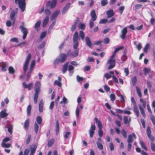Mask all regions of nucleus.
I'll return each instance as SVG.
<instances>
[{"label": "nucleus", "mask_w": 155, "mask_h": 155, "mask_svg": "<svg viewBox=\"0 0 155 155\" xmlns=\"http://www.w3.org/2000/svg\"><path fill=\"white\" fill-rule=\"evenodd\" d=\"M78 32L76 31L74 32L73 38V41L74 43L73 48L75 50L70 54L71 56L73 57H75L77 56L79 53V50L77 49L79 45V43L78 41Z\"/></svg>", "instance_id": "1"}, {"label": "nucleus", "mask_w": 155, "mask_h": 155, "mask_svg": "<svg viewBox=\"0 0 155 155\" xmlns=\"http://www.w3.org/2000/svg\"><path fill=\"white\" fill-rule=\"evenodd\" d=\"M136 88L137 94L139 97L140 98V101L142 104L143 107L140 104H139L138 106L141 114L144 118H145L146 115L143 108H145L146 107L147 101H146L143 100L141 98L142 97V94L141 91L139 87L137 86Z\"/></svg>", "instance_id": "2"}, {"label": "nucleus", "mask_w": 155, "mask_h": 155, "mask_svg": "<svg viewBox=\"0 0 155 155\" xmlns=\"http://www.w3.org/2000/svg\"><path fill=\"white\" fill-rule=\"evenodd\" d=\"M41 83L40 81L36 82L35 84L34 89L35 93L34 95V101L35 104L37 102L38 99V97L39 93L41 91Z\"/></svg>", "instance_id": "3"}, {"label": "nucleus", "mask_w": 155, "mask_h": 155, "mask_svg": "<svg viewBox=\"0 0 155 155\" xmlns=\"http://www.w3.org/2000/svg\"><path fill=\"white\" fill-rule=\"evenodd\" d=\"M91 18L89 21V27L90 28H92L94 26V21L96 20L97 18L95 10H92L91 13Z\"/></svg>", "instance_id": "4"}, {"label": "nucleus", "mask_w": 155, "mask_h": 155, "mask_svg": "<svg viewBox=\"0 0 155 155\" xmlns=\"http://www.w3.org/2000/svg\"><path fill=\"white\" fill-rule=\"evenodd\" d=\"M36 122L35 123L34 126L35 131L36 134H37L39 126L38 124H41L42 122V119L40 116H38L36 119Z\"/></svg>", "instance_id": "5"}, {"label": "nucleus", "mask_w": 155, "mask_h": 155, "mask_svg": "<svg viewBox=\"0 0 155 155\" xmlns=\"http://www.w3.org/2000/svg\"><path fill=\"white\" fill-rule=\"evenodd\" d=\"M16 4H18L19 7L22 12H23L25 9L26 4L25 0H15Z\"/></svg>", "instance_id": "6"}, {"label": "nucleus", "mask_w": 155, "mask_h": 155, "mask_svg": "<svg viewBox=\"0 0 155 155\" xmlns=\"http://www.w3.org/2000/svg\"><path fill=\"white\" fill-rule=\"evenodd\" d=\"M114 57H112L111 55L110 59L107 61V64L109 65L108 68V70L112 69L115 66L116 60Z\"/></svg>", "instance_id": "7"}, {"label": "nucleus", "mask_w": 155, "mask_h": 155, "mask_svg": "<svg viewBox=\"0 0 155 155\" xmlns=\"http://www.w3.org/2000/svg\"><path fill=\"white\" fill-rule=\"evenodd\" d=\"M20 28L21 29V31L23 33V38L25 39L28 34V31L27 29L24 26V22H22L21 25L20 26Z\"/></svg>", "instance_id": "8"}, {"label": "nucleus", "mask_w": 155, "mask_h": 155, "mask_svg": "<svg viewBox=\"0 0 155 155\" xmlns=\"http://www.w3.org/2000/svg\"><path fill=\"white\" fill-rule=\"evenodd\" d=\"M147 134L150 140L152 143L155 140V138L153 136L151 135V132L149 126H148L147 127Z\"/></svg>", "instance_id": "9"}, {"label": "nucleus", "mask_w": 155, "mask_h": 155, "mask_svg": "<svg viewBox=\"0 0 155 155\" xmlns=\"http://www.w3.org/2000/svg\"><path fill=\"white\" fill-rule=\"evenodd\" d=\"M31 58V54H29L27 57L25 63L23 66V70L25 72H26L27 70L28 64Z\"/></svg>", "instance_id": "10"}, {"label": "nucleus", "mask_w": 155, "mask_h": 155, "mask_svg": "<svg viewBox=\"0 0 155 155\" xmlns=\"http://www.w3.org/2000/svg\"><path fill=\"white\" fill-rule=\"evenodd\" d=\"M57 3V0H53L51 2L50 1H49L47 2L46 6L47 8L52 9L55 7Z\"/></svg>", "instance_id": "11"}, {"label": "nucleus", "mask_w": 155, "mask_h": 155, "mask_svg": "<svg viewBox=\"0 0 155 155\" xmlns=\"http://www.w3.org/2000/svg\"><path fill=\"white\" fill-rule=\"evenodd\" d=\"M115 20V18L114 17H112L110 20H109L105 18L102 19L99 21V23L100 24H105L107 22L110 23L114 22Z\"/></svg>", "instance_id": "12"}, {"label": "nucleus", "mask_w": 155, "mask_h": 155, "mask_svg": "<svg viewBox=\"0 0 155 155\" xmlns=\"http://www.w3.org/2000/svg\"><path fill=\"white\" fill-rule=\"evenodd\" d=\"M67 54L65 53H61L59 56L60 63H63L65 61L67 58Z\"/></svg>", "instance_id": "13"}, {"label": "nucleus", "mask_w": 155, "mask_h": 155, "mask_svg": "<svg viewBox=\"0 0 155 155\" xmlns=\"http://www.w3.org/2000/svg\"><path fill=\"white\" fill-rule=\"evenodd\" d=\"M127 27L124 28L121 31L122 34L120 35V37L123 40H124L126 38V35L127 33Z\"/></svg>", "instance_id": "14"}, {"label": "nucleus", "mask_w": 155, "mask_h": 155, "mask_svg": "<svg viewBox=\"0 0 155 155\" xmlns=\"http://www.w3.org/2000/svg\"><path fill=\"white\" fill-rule=\"evenodd\" d=\"M96 129V127L94 125H91L89 130V134L91 137L92 138L94 133V130Z\"/></svg>", "instance_id": "15"}, {"label": "nucleus", "mask_w": 155, "mask_h": 155, "mask_svg": "<svg viewBox=\"0 0 155 155\" xmlns=\"http://www.w3.org/2000/svg\"><path fill=\"white\" fill-rule=\"evenodd\" d=\"M22 85L25 89L27 88L28 90H31L33 85L32 83H29L28 84H27L25 82H23L22 83Z\"/></svg>", "instance_id": "16"}, {"label": "nucleus", "mask_w": 155, "mask_h": 155, "mask_svg": "<svg viewBox=\"0 0 155 155\" xmlns=\"http://www.w3.org/2000/svg\"><path fill=\"white\" fill-rule=\"evenodd\" d=\"M37 146L33 144L30 147L31 152L29 155H34V153L36 150Z\"/></svg>", "instance_id": "17"}, {"label": "nucleus", "mask_w": 155, "mask_h": 155, "mask_svg": "<svg viewBox=\"0 0 155 155\" xmlns=\"http://www.w3.org/2000/svg\"><path fill=\"white\" fill-rule=\"evenodd\" d=\"M15 14L16 13L15 11L13 10L11 12L10 15V19L12 21V23L13 25L15 24V19L14 18Z\"/></svg>", "instance_id": "18"}, {"label": "nucleus", "mask_w": 155, "mask_h": 155, "mask_svg": "<svg viewBox=\"0 0 155 155\" xmlns=\"http://www.w3.org/2000/svg\"><path fill=\"white\" fill-rule=\"evenodd\" d=\"M114 14L115 13L112 9L110 10L107 11L106 12L107 18H109L112 17L114 15Z\"/></svg>", "instance_id": "19"}, {"label": "nucleus", "mask_w": 155, "mask_h": 155, "mask_svg": "<svg viewBox=\"0 0 155 155\" xmlns=\"http://www.w3.org/2000/svg\"><path fill=\"white\" fill-rule=\"evenodd\" d=\"M60 12V11L59 10H57L54 12L52 15L51 17V21L53 20L55 18H56Z\"/></svg>", "instance_id": "20"}, {"label": "nucleus", "mask_w": 155, "mask_h": 155, "mask_svg": "<svg viewBox=\"0 0 155 155\" xmlns=\"http://www.w3.org/2000/svg\"><path fill=\"white\" fill-rule=\"evenodd\" d=\"M79 21V18H77L75 20L73 24L72 25L71 28V31H74L76 29L77 24Z\"/></svg>", "instance_id": "21"}, {"label": "nucleus", "mask_w": 155, "mask_h": 155, "mask_svg": "<svg viewBox=\"0 0 155 155\" xmlns=\"http://www.w3.org/2000/svg\"><path fill=\"white\" fill-rule=\"evenodd\" d=\"M58 81L55 80L54 83V84L59 87H61L62 86V84L60 82L61 80V77L60 76H58Z\"/></svg>", "instance_id": "22"}, {"label": "nucleus", "mask_w": 155, "mask_h": 155, "mask_svg": "<svg viewBox=\"0 0 155 155\" xmlns=\"http://www.w3.org/2000/svg\"><path fill=\"white\" fill-rule=\"evenodd\" d=\"M55 132L56 135H58L59 134L60 127L58 120H57L55 123Z\"/></svg>", "instance_id": "23"}, {"label": "nucleus", "mask_w": 155, "mask_h": 155, "mask_svg": "<svg viewBox=\"0 0 155 155\" xmlns=\"http://www.w3.org/2000/svg\"><path fill=\"white\" fill-rule=\"evenodd\" d=\"M2 64L1 66V70L4 72H5L7 71L6 67L8 65V64L6 62H2Z\"/></svg>", "instance_id": "24"}, {"label": "nucleus", "mask_w": 155, "mask_h": 155, "mask_svg": "<svg viewBox=\"0 0 155 155\" xmlns=\"http://www.w3.org/2000/svg\"><path fill=\"white\" fill-rule=\"evenodd\" d=\"M124 121L125 124H128L129 125L131 121L130 118V117H128L127 116H125L124 117Z\"/></svg>", "instance_id": "25"}, {"label": "nucleus", "mask_w": 155, "mask_h": 155, "mask_svg": "<svg viewBox=\"0 0 155 155\" xmlns=\"http://www.w3.org/2000/svg\"><path fill=\"white\" fill-rule=\"evenodd\" d=\"M44 103L42 99L41 100L39 104V110L40 113L43 111Z\"/></svg>", "instance_id": "26"}, {"label": "nucleus", "mask_w": 155, "mask_h": 155, "mask_svg": "<svg viewBox=\"0 0 155 155\" xmlns=\"http://www.w3.org/2000/svg\"><path fill=\"white\" fill-rule=\"evenodd\" d=\"M8 116V114L6 113V110L4 109L0 112V116L2 118L6 117Z\"/></svg>", "instance_id": "27"}, {"label": "nucleus", "mask_w": 155, "mask_h": 155, "mask_svg": "<svg viewBox=\"0 0 155 155\" xmlns=\"http://www.w3.org/2000/svg\"><path fill=\"white\" fill-rule=\"evenodd\" d=\"M85 40L86 45L89 48H91L92 44L89 38L88 37H86L85 38Z\"/></svg>", "instance_id": "28"}, {"label": "nucleus", "mask_w": 155, "mask_h": 155, "mask_svg": "<svg viewBox=\"0 0 155 155\" xmlns=\"http://www.w3.org/2000/svg\"><path fill=\"white\" fill-rule=\"evenodd\" d=\"M124 47L122 46H120L119 47L116 48L113 53V54L112 55V57H114L116 55V53L120 50L122 49Z\"/></svg>", "instance_id": "29"}, {"label": "nucleus", "mask_w": 155, "mask_h": 155, "mask_svg": "<svg viewBox=\"0 0 155 155\" xmlns=\"http://www.w3.org/2000/svg\"><path fill=\"white\" fill-rule=\"evenodd\" d=\"M94 120L96 123L97 124V126L99 128V129H102V125L101 122L98 120V119L96 117L94 119Z\"/></svg>", "instance_id": "30"}, {"label": "nucleus", "mask_w": 155, "mask_h": 155, "mask_svg": "<svg viewBox=\"0 0 155 155\" xmlns=\"http://www.w3.org/2000/svg\"><path fill=\"white\" fill-rule=\"evenodd\" d=\"M70 3H68L64 6V8L62 11V13L63 14H64L69 9L70 6Z\"/></svg>", "instance_id": "31"}, {"label": "nucleus", "mask_w": 155, "mask_h": 155, "mask_svg": "<svg viewBox=\"0 0 155 155\" xmlns=\"http://www.w3.org/2000/svg\"><path fill=\"white\" fill-rule=\"evenodd\" d=\"M134 110L135 113L136 114V116L138 117L139 116V112L137 107V104L134 105Z\"/></svg>", "instance_id": "32"}, {"label": "nucleus", "mask_w": 155, "mask_h": 155, "mask_svg": "<svg viewBox=\"0 0 155 155\" xmlns=\"http://www.w3.org/2000/svg\"><path fill=\"white\" fill-rule=\"evenodd\" d=\"M68 64L69 63L68 62H67L64 65L62 69L63 73L64 74L67 71L68 69Z\"/></svg>", "instance_id": "33"}, {"label": "nucleus", "mask_w": 155, "mask_h": 155, "mask_svg": "<svg viewBox=\"0 0 155 155\" xmlns=\"http://www.w3.org/2000/svg\"><path fill=\"white\" fill-rule=\"evenodd\" d=\"M49 20V17L48 16H47L44 20L42 26L43 27H45L48 24Z\"/></svg>", "instance_id": "34"}, {"label": "nucleus", "mask_w": 155, "mask_h": 155, "mask_svg": "<svg viewBox=\"0 0 155 155\" xmlns=\"http://www.w3.org/2000/svg\"><path fill=\"white\" fill-rule=\"evenodd\" d=\"M29 124V120L28 119L26 120L24 123V127L25 129L27 130L28 129Z\"/></svg>", "instance_id": "35"}, {"label": "nucleus", "mask_w": 155, "mask_h": 155, "mask_svg": "<svg viewBox=\"0 0 155 155\" xmlns=\"http://www.w3.org/2000/svg\"><path fill=\"white\" fill-rule=\"evenodd\" d=\"M31 105L29 104L27 108V113L28 116H30L31 115Z\"/></svg>", "instance_id": "36"}, {"label": "nucleus", "mask_w": 155, "mask_h": 155, "mask_svg": "<svg viewBox=\"0 0 155 155\" xmlns=\"http://www.w3.org/2000/svg\"><path fill=\"white\" fill-rule=\"evenodd\" d=\"M121 60L123 62L125 61L127 59V57L126 56V53L125 51L123 52V55L121 57Z\"/></svg>", "instance_id": "37"}, {"label": "nucleus", "mask_w": 155, "mask_h": 155, "mask_svg": "<svg viewBox=\"0 0 155 155\" xmlns=\"http://www.w3.org/2000/svg\"><path fill=\"white\" fill-rule=\"evenodd\" d=\"M133 136L131 134H130L127 138V142L128 143H131L133 141Z\"/></svg>", "instance_id": "38"}, {"label": "nucleus", "mask_w": 155, "mask_h": 155, "mask_svg": "<svg viewBox=\"0 0 155 155\" xmlns=\"http://www.w3.org/2000/svg\"><path fill=\"white\" fill-rule=\"evenodd\" d=\"M9 73L12 74H14L15 72V71L12 66L9 67L8 68Z\"/></svg>", "instance_id": "39"}, {"label": "nucleus", "mask_w": 155, "mask_h": 155, "mask_svg": "<svg viewBox=\"0 0 155 155\" xmlns=\"http://www.w3.org/2000/svg\"><path fill=\"white\" fill-rule=\"evenodd\" d=\"M54 139L52 138L49 140L48 142V146L49 147H51L54 144Z\"/></svg>", "instance_id": "40"}, {"label": "nucleus", "mask_w": 155, "mask_h": 155, "mask_svg": "<svg viewBox=\"0 0 155 155\" xmlns=\"http://www.w3.org/2000/svg\"><path fill=\"white\" fill-rule=\"evenodd\" d=\"M35 65V61L33 60L32 61L30 67L29 71H32Z\"/></svg>", "instance_id": "41"}, {"label": "nucleus", "mask_w": 155, "mask_h": 155, "mask_svg": "<svg viewBox=\"0 0 155 155\" xmlns=\"http://www.w3.org/2000/svg\"><path fill=\"white\" fill-rule=\"evenodd\" d=\"M78 27L79 29L84 30L85 28V25L84 24L80 22Z\"/></svg>", "instance_id": "42"}, {"label": "nucleus", "mask_w": 155, "mask_h": 155, "mask_svg": "<svg viewBox=\"0 0 155 155\" xmlns=\"http://www.w3.org/2000/svg\"><path fill=\"white\" fill-rule=\"evenodd\" d=\"M143 71L144 72V75H146L147 74L150 73V70L147 68H145L143 69Z\"/></svg>", "instance_id": "43"}, {"label": "nucleus", "mask_w": 155, "mask_h": 155, "mask_svg": "<svg viewBox=\"0 0 155 155\" xmlns=\"http://www.w3.org/2000/svg\"><path fill=\"white\" fill-rule=\"evenodd\" d=\"M140 143L141 147L143 149H144L146 151L147 150V147L143 141H140Z\"/></svg>", "instance_id": "44"}, {"label": "nucleus", "mask_w": 155, "mask_h": 155, "mask_svg": "<svg viewBox=\"0 0 155 155\" xmlns=\"http://www.w3.org/2000/svg\"><path fill=\"white\" fill-rule=\"evenodd\" d=\"M2 147L8 148L11 146V144L10 143H2L1 144Z\"/></svg>", "instance_id": "45"}, {"label": "nucleus", "mask_w": 155, "mask_h": 155, "mask_svg": "<svg viewBox=\"0 0 155 155\" xmlns=\"http://www.w3.org/2000/svg\"><path fill=\"white\" fill-rule=\"evenodd\" d=\"M96 143L97 147L99 150H102L103 149V146L101 143L97 142Z\"/></svg>", "instance_id": "46"}, {"label": "nucleus", "mask_w": 155, "mask_h": 155, "mask_svg": "<svg viewBox=\"0 0 155 155\" xmlns=\"http://www.w3.org/2000/svg\"><path fill=\"white\" fill-rule=\"evenodd\" d=\"M32 71H29L28 72L27 75H26V80L27 81H28L30 79V78L31 77V73H32Z\"/></svg>", "instance_id": "47"}, {"label": "nucleus", "mask_w": 155, "mask_h": 155, "mask_svg": "<svg viewBox=\"0 0 155 155\" xmlns=\"http://www.w3.org/2000/svg\"><path fill=\"white\" fill-rule=\"evenodd\" d=\"M149 47L150 45L148 43H147L145 45L143 49L144 52L145 53H147Z\"/></svg>", "instance_id": "48"}, {"label": "nucleus", "mask_w": 155, "mask_h": 155, "mask_svg": "<svg viewBox=\"0 0 155 155\" xmlns=\"http://www.w3.org/2000/svg\"><path fill=\"white\" fill-rule=\"evenodd\" d=\"M13 126L12 125H10L8 127V131L11 135L12 134Z\"/></svg>", "instance_id": "49"}, {"label": "nucleus", "mask_w": 155, "mask_h": 155, "mask_svg": "<svg viewBox=\"0 0 155 155\" xmlns=\"http://www.w3.org/2000/svg\"><path fill=\"white\" fill-rule=\"evenodd\" d=\"M79 36L81 38L82 40H83L84 39L85 35L84 32L82 31H80L79 33Z\"/></svg>", "instance_id": "50"}, {"label": "nucleus", "mask_w": 155, "mask_h": 155, "mask_svg": "<svg viewBox=\"0 0 155 155\" xmlns=\"http://www.w3.org/2000/svg\"><path fill=\"white\" fill-rule=\"evenodd\" d=\"M137 80L136 76H134L132 79V83L133 86H135L137 84Z\"/></svg>", "instance_id": "51"}, {"label": "nucleus", "mask_w": 155, "mask_h": 155, "mask_svg": "<svg viewBox=\"0 0 155 155\" xmlns=\"http://www.w3.org/2000/svg\"><path fill=\"white\" fill-rule=\"evenodd\" d=\"M121 134L124 138H126L127 137V132L124 129L122 130L121 131Z\"/></svg>", "instance_id": "52"}, {"label": "nucleus", "mask_w": 155, "mask_h": 155, "mask_svg": "<svg viewBox=\"0 0 155 155\" xmlns=\"http://www.w3.org/2000/svg\"><path fill=\"white\" fill-rule=\"evenodd\" d=\"M134 45H136V48L139 51H140L142 48V45L140 43L138 44V45H137L136 42H134Z\"/></svg>", "instance_id": "53"}, {"label": "nucleus", "mask_w": 155, "mask_h": 155, "mask_svg": "<svg viewBox=\"0 0 155 155\" xmlns=\"http://www.w3.org/2000/svg\"><path fill=\"white\" fill-rule=\"evenodd\" d=\"M41 21L40 20L38 21L35 24V28L36 29L38 28L40 26Z\"/></svg>", "instance_id": "54"}, {"label": "nucleus", "mask_w": 155, "mask_h": 155, "mask_svg": "<svg viewBox=\"0 0 155 155\" xmlns=\"http://www.w3.org/2000/svg\"><path fill=\"white\" fill-rule=\"evenodd\" d=\"M108 0H102L101 2V5L102 6H105L108 3Z\"/></svg>", "instance_id": "55"}, {"label": "nucleus", "mask_w": 155, "mask_h": 155, "mask_svg": "<svg viewBox=\"0 0 155 155\" xmlns=\"http://www.w3.org/2000/svg\"><path fill=\"white\" fill-rule=\"evenodd\" d=\"M110 100L112 101H114L116 99L115 96L114 94H111L110 96Z\"/></svg>", "instance_id": "56"}, {"label": "nucleus", "mask_w": 155, "mask_h": 155, "mask_svg": "<svg viewBox=\"0 0 155 155\" xmlns=\"http://www.w3.org/2000/svg\"><path fill=\"white\" fill-rule=\"evenodd\" d=\"M150 147L152 150L153 152H155V143L152 142L151 143Z\"/></svg>", "instance_id": "57"}, {"label": "nucleus", "mask_w": 155, "mask_h": 155, "mask_svg": "<svg viewBox=\"0 0 155 155\" xmlns=\"http://www.w3.org/2000/svg\"><path fill=\"white\" fill-rule=\"evenodd\" d=\"M143 6V5L141 4H137L135 5L134 9L135 10H137L140 9Z\"/></svg>", "instance_id": "58"}, {"label": "nucleus", "mask_w": 155, "mask_h": 155, "mask_svg": "<svg viewBox=\"0 0 155 155\" xmlns=\"http://www.w3.org/2000/svg\"><path fill=\"white\" fill-rule=\"evenodd\" d=\"M46 31H44L43 32L41 35L40 36V38L41 39H42L45 38L46 35Z\"/></svg>", "instance_id": "59"}, {"label": "nucleus", "mask_w": 155, "mask_h": 155, "mask_svg": "<svg viewBox=\"0 0 155 155\" xmlns=\"http://www.w3.org/2000/svg\"><path fill=\"white\" fill-rule=\"evenodd\" d=\"M46 43L45 42H43L38 47V48L39 49H41L44 48Z\"/></svg>", "instance_id": "60"}, {"label": "nucleus", "mask_w": 155, "mask_h": 155, "mask_svg": "<svg viewBox=\"0 0 155 155\" xmlns=\"http://www.w3.org/2000/svg\"><path fill=\"white\" fill-rule=\"evenodd\" d=\"M151 120L154 125H155V117L153 115H152L150 117Z\"/></svg>", "instance_id": "61"}, {"label": "nucleus", "mask_w": 155, "mask_h": 155, "mask_svg": "<svg viewBox=\"0 0 155 155\" xmlns=\"http://www.w3.org/2000/svg\"><path fill=\"white\" fill-rule=\"evenodd\" d=\"M104 88L106 91L107 92L109 91L110 90V88L107 85H105L104 86Z\"/></svg>", "instance_id": "62"}, {"label": "nucleus", "mask_w": 155, "mask_h": 155, "mask_svg": "<svg viewBox=\"0 0 155 155\" xmlns=\"http://www.w3.org/2000/svg\"><path fill=\"white\" fill-rule=\"evenodd\" d=\"M10 41L12 42H15L17 43H18V39L17 38H12L10 39Z\"/></svg>", "instance_id": "63"}, {"label": "nucleus", "mask_w": 155, "mask_h": 155, "mask_svg": "<svg viewBox=\"0 0 155 155\" xmlns=\"http://www.w3.org/2000/svg\"><path fill=\"white\" fill-rule=\"evenodd\" d=\"M104 77H105L106 79L108 80L112 76L109 73H106L104 74Z\"/></svg>", "instance_id": "64"}]
</instances>
